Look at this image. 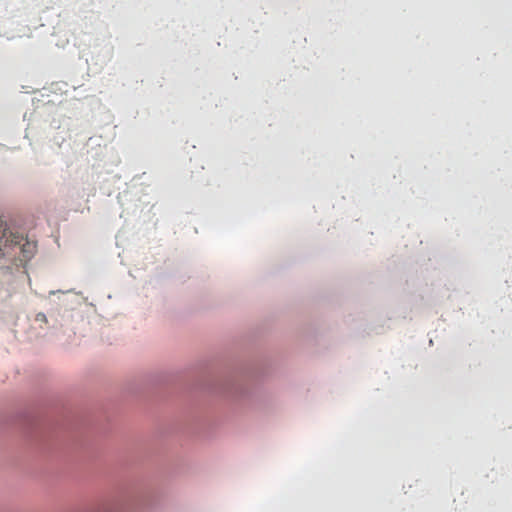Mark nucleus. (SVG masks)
I'll return each mask as SVG.
<instances>
[{
	"mask_svg": "<svg viewBox=\"0 0 512 512\" xmlns=\"http://www.w3.org/2000/svg\"><path fill=\"white\" fill-rule=\"evenodd\" d=\"M36 248L34 241L10 231L0 217V269L12 271L25 265L34 256Z\"/></svg>",
	"mask_w": 512,
	"mask_h": 512,
	"instance_id": "1",
	"label": "nucleus"
},
{
	"mask_svg": "<svg viewBox=\"0 0 512 512\" xmlns=\"http://www.w3.org/2000/svg\"><path fill=\"white\" fill-rule=\"evenodd\" d=\"M36 319L40 321H46V316L42 313H39L37 314Z\"/></svg>",
	"mask_w": 512,
	"mask_h": 512,
	"instance_id": "2",
	"label": "nucleus"
}]
</instances>
